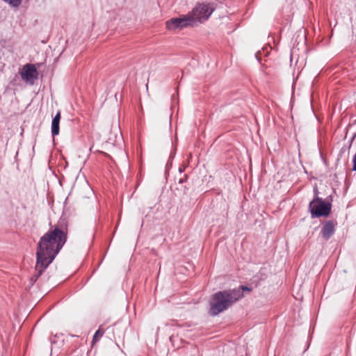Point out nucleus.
<instances>
[{
    "mask_svg": "<svg viewBox=\"0 0 356 356\" xmlns=\"http://www.w3.org/2000/svg\"><path fill=\"white\" fill-rule=\"evenodd\" d=\"M20 74L23 80L31 84L38 79L37 69L33 64L25 65Z\"/></svg>",
    "mask_w": 356,
    "mask_h": 356,
    "instance_id": "6",
    "label": "nucleus"
},
{
    "mask_svg": "<svg viewBox=\"0 0 356 356\" xmlns=\"http://www.w3.org/2000/svg\"><path fill=\"white\" fill-rule=\"evenodd\" d=\"M336 225L337 222L332 220H327L323 224L321 234L325 241L330 239L334 234Z\"/></svg>",
    "mask_w": 356,
    "mask_h": 356,
    "instance_id": "7",
    "label": "nucleus"
},
{
    "mask_svg": "<svg viewBox=\"0 0 356 356\" xmlns=\"http://www.w3.org/2000/svg\"><path fill=\"white\" fill-rule=\"evenodd\" d=\"M233 290H240L241 291V293L243 295V291H250L251 289L247 286H241V287H239L238 289H234Z\"/></svg>",
    "mask_w": 356,
    "mask_h": 356,
    "instance_id": "11",
    "label": "nucleus"
},
{
    "mask_svg": "<svg viewBox=\"0 0 356 356\" xmlns=\"http://www.w3.org/2000/svg\"><path fill=\"white\" fill-rule=\"evenodd\" d=\"M53 120H56L57 122H60V112L58 111L54 118L52 119Z\"/></svg>",
    "mask_w": 356,
    "mask_h": 356,
    "instance_id": "14",
    "label": "nucleus"
},
{
    "mask_svg": "<svg viewBox=\"0 0 356 356\" xmlns=\"http://www.w3.org/2000/svg\"><path fill=\"white\" fill-rule=\"evenodd\" d=\"M166 28L168 30L182 29L183 28L194 26V19L192 17L191 13L185 15H181L179 17H173L166 22Z\"/></svg>",
    "mask_w": 356,
    "mask_h": 356,
    "instance_id": "5",
    "label": "nucleus"
},
{
    "mask_svg": "<svg viewBox=\"0 0 356 356\" xmlns=\"http://www.w3.org/2000/svg\"><path fill=\"white\" fill-rule=\"evenodd\" d=\"M216 9L213 3H197L192 10L191 15L194 19V22H203L209 19L210 15Z\"/></svg>",
    "mask_w": 356,
    "mask_h": 356,
    "instance_id": "4",
    "label": "nucleus"
},
{
    "mask_svg": "<svg viewBox=\"0 0 356 356\" xmlns=\"http://www.w3.org/2000/svg\"><path fill=\"white\" fill-rule=\"evenodd\" d=\"M241 298L243 294L240 290H224L215 293L209 301V315L211 316L218 315Z\"/></svg>",
    "mask_w": 356,
    "mask_h": 356,
    "instance_id": "2",
    "label": "nucleus"
},
{
    "mask_svg": "<svg viewBox=\"0 0 356 356\" xmlns=\"http://www.w3.org/2000/svg\"><path fill=\"white\" fill-rule=\"evenodd\" d=\"M356 137V134H354L352 136V140H354V138Z\"/></svg>",
    "mask_w": 356,
    "mask_h": 356,
    "instance_id": "16",
    "label": "nucleus"
},
{
    "mask_svg": "<svg viewBox=\"0 0 356 356\" xmlns=\"http://www.w3.org/2000/svg\"><path fill=\"white\" fill-rule=\"evenodd\" d=\"M352 163H353L352 170L356 171V153L353 156Z\"/></svg>",
    "mask_w": 356,
    "mask_h": 356,
    "instance_id": "12",
    "label": "nucleus"
},
{
    "mask_svg": "<svg viewBox=\"0 0 356 356\" xmlns=\"http://www.w3.org/2000/svg\"><path fill=\"white\" fill-rule=\"evenodd\" d=\"M59 123L56 120L51 121V134L53 136H57L59 134Z\"/></svg>",
    "mask_w": 356,
    "mask_h": 356,
    "instance_id": "8",
    "label": "nucleus"
},
{
    "mask_svg": "<svg viewBox=\"0 0 356 356\" xmlns=\"http://www.w3.org/2000/svg\"><path fill=\"white\" fill-rule=\"evenodd\" d=\"M314 197L309 202V209L311 213L312 218H319L327 216L330 214L332 209V204L327 200H323L318 196V190L314 189Z\"/></svg>",
    "mask_w": 356,
    "mask_h": 356,
    "instance_id": "3",
    "label": "nucleus"
},
{
    "mask_svg": "<svg viewBox=\"0 0 356 356\" xmlns=\"http://www.w3.org/2000/svg\"><path fill=\"white\" fill-rule=\"evenodd\" d=\"M104 330L101 328V327L95 332L93 338H92V343H95L97 341H98L101 337L104 334Z\"/></svg>",
    "mask_w": 356,
    "mask_h": 356,
    "instance_id": "9",
    "label": "nucleus"
},
{
    "mask_svg": "<svg viewBox=\"0 0 356 356\" xmlns=\"http://www.w3.org/2000/svg\"><path fill=\"white\" fill-rule=\"evenodd\" d=\"M177 189L181 190L184 194H186L188 190V187H187L186 185L182 184L180 186V188H177Z\"/></svg>",
    "mask_w": 356,
    "mask_h": 356,
    "instance_id": "13",
    "label": "nucleus"
},
{
    "mask_svg": "<svg viewBox=\"0 0 356 356\" xmlns=\"http://www.w3.org/2000/svg\"><path fill=\"white\" fill-rule=\"evenodd\" d=\"M3 1L9 3L13 7H18L21 4L22 0H3Z\"/></svg>",
    "mask_w": 356,
    "mask_h": 356,
    "instance_id": "10",
    "label": "nucleus"
},
{
    "mask_svg": "<svg viewBox=\"0 0 356 356\" xmlns=\"http://www.w3.org/2000/svg\"><path fill=\"white\" fill-rule=\"evenodd\" d=\"M187 176L186 175L184 178H181L179 180V184L181 186L186 182Z\"/></svg>",
    "mask_w": 356,
    "mask_h": 356,
    "instance_id": "15",
    "label": "nucleus"
},
{
    "mask_svg": "<svg viewBox=\"0 0 356 356\" xmlns=\"http://www.w3.org/2000/svg\"><path fill=\"white\" fill-rule=\"evenodd\" d=\"M67 222L60 220L40 238L36 251V273L32 280L36 281L52 263L67 242Z\"/></svg>",
    "mask_w": 356,
    "mask_h": 356,
    "instance_id": "1",
    "label": "nucleus"
}]
</instances>
